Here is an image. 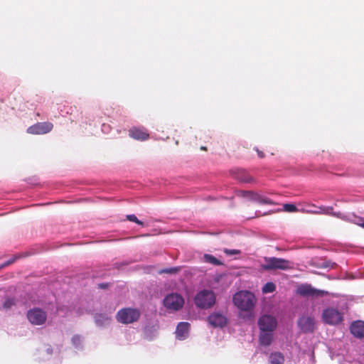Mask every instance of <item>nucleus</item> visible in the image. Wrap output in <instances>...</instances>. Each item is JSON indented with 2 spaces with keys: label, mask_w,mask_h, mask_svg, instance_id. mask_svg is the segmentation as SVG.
<instances>
[{
  "label": "nucleus",
  "mask_w": 364,
  "mask_h": 364,
  "mask_svg": "<svg viewBox=\"0 0 364 364\" xmlns=\"http://www.w3.org/2000/svg\"><path fill=\"white\" fill-rule=\"evenodd\" d=\"M234 304L242 311H250L255 304V297L248 291H240L233 296Z\"/></svg>",
  "instance_id": "f257e3e1"
},
{
  "label": "nucleus",
  "mask_w": 364,
  "mask_h": 364,
  "mask_svg": "<svg viewBox=\"0 0 364 364\" xmlns=\"http://www.w3.org/2000/svg\"><path fill=\"white\" fill-rule=\"evenodd\" d=\"M264 263L260 265L264 271L288 270L292 268V263L287 259L275 257H264Z\"/></svg>",
  "instance_id": "f03ea898"
},
{
  "label": "nucleus",
  "mask_w": 364,
  "mask_h": 364,
  "mask_svg": "<svg viewBox=\"0 0 364 364\" xmlns=\"http://www.w3.org/2000/svg\"><path fill=\"white\" fill-rule=\"evenodd\" d=\"M215 294L212 290L203 289L196 294L194 302L197 307L202 309L211 308L215 303Z\"/></svg>",
  "instance_id": "7ed1b4c3"
},
{
  "label": "nucleus",
  "mask_w": 364,
  "mask_h": 364,
  "mask_svg": "<svg viewBox=\"0 0 364 364\" xmlns=\"http://www.w3.org/2000/svg\"><path fill=\"white\" fill-rule=\"evenodd\" d=\"M139 310L134 308H123L116 315L117 321L121 323L129 324L137 321L140 317Z\"/></svg>",
  "instance_id": "20e7f679"
},
{
  "label": "nucleus",
  "mask_w": 364,
  "mask_h": 364,
  "mask_svg": "<svg viewBox=\"0 0 364 364\" xmlns=\"http://www.w3.org/2000/svg\"><path fill=\"white\" fill-rule=\"evenodd\" d=\"M296 293L302 296H311L316 298L329 294L327 291L316 289L309 284L299 285L296 289Z\"/></svg>",
  "instance_id": "39448f33"
},
{
  "label": "nucleus",
  "mask_w": 364,
  "mask_h": 364,
  "mask_svg": "<svg viewBox=\"0 0 364 364\" xmlns=\"http://www.w3.org/2000/svg\"><path fill=\"white\" fill-rule=\"evenodd\" d=\"M27 318L31 324L41 326L46 323L47 314L41 309L33 308L27 312Z\"/></svg>",
  "instance_id": "423d86ee"
},
{
  "label": "nucleus",
  "mask_w": 364,
  "mask_h": 364,
  "mask_svg": "<svg viewBox=\"0 0 364 364\" xmlns=\"http://www.w3.org/2000/svg\"><path fill=\"white\" fill-rule=\"evenodd\" d=\"M183 298L180 294L176 293L167 295L164 300V306L167 309L173 311H178L181 309L183 306Z\"/></svg>",
  "instance_id": "0eeeda50"
},
{
  "label": "nucleus",
  "mask_w": 364,
  "mask_h": 364,
  "mask_svg": "<svg viewBox=\"0 0 364 364\" xmlns=\"http://www.w3.org/2000/svg\"><path fill=\"white\" fill-rule=\"evenodd\" d=\"M325 323L331 325H336L343 321V315L337 309L328 308L325 309L322 314Z\"/></svg>",
  "instance_id": "6e6552de"
},
{
  "label": "nucleus",
  "mask_w": 364,
  "mask_h": 364,
  "mask_svg": "<svg viewBox=\"0 0 364 364\" xmlns=\"http://www.w3.org/2000/svg\"><path fill=\"white\" fill-rule=\"evenodd\" d=\"M257 323L260 331H274L277 326V319L270 315H262Z\"/></svg>",
  "instance_id": "1a4fd4ad"
},
{
  "label": "nucleus",
  "mask_w": 364,
  "mask_h": 364,
  "mask_svg": "<svg viewBox=\"0 0 364 364\" xmlns=\"http://www.w3.org/2000/svg\"><path fill=\"white\" fill-rule=\"evenodd\" d=\"M53 128L51 122H38L27 129V132L31 134H45L50 132Z\"/></svg>",
  "instance_id": "9d476101"
},
{
  "label": "nucleus",
  "mask_w": 364,
  "mask_h": 364,
  "mask_svg": "<svg viewBox=\"0 0 364 364\" xmlns=\"http://www.w3.org/2000/svg\"><path fill=\"white\" fill-rule=\"evenodd\" d=\"M208 321L214 328H223L226 325L228 319L222 313L214 312L208 316Z\"/></svg>",
  "instance_id": "9b49d317"
},
{
  "label": "nucleus",
  "mask_w": 364,
  "mask_h": 364,
  "mask_svg": "<svg viewBox=\"0 0 364 364\" xmlns=\"http://www.w3.org/2000/svg\"><path fill=\"white\" fill-rule=\"evenodd\" d=\"M298 325L304 333H312L315 329L314 319L309 316H302L298 321Z\"/></svg>",
  "instance_id": "f8f14e48"
},
{
  "label": "nucleus",
  "mask_w": 364,
  "mask_h": 364,
  "mask_svg": "<svg viewBox=\"0 0 364 364\" xmlns=\"http://www.w3.org/2000/svg\"><path fill=\"white\" fill-rule=\"evenodd\" d=\"M129 134L136 140L144 141L149 138V134L144 128L132 127L129 129Z\"/></svg>",
  "instance_id": "ddd939ff"
},
{
  "label": "nucleus",
  "mask_w": 364,
  "mask_h": 364,
  "mask_svg": "<svg viewBox=\"0 0 364 364\" xmlns=\"http://www.w3.org/2000/svg\"><path fill=\"white\" fill-rule=\"evenodd\" d=\"M350 333L358 338H364V321H355L350 326Z\"/></svg>",
  "instance_id": "4468645a"
},
{
  "label": "nucleus",
  "mask_w": 364,
  "mask_h": 364,
  "mask_svg": "<svg viewBox=\"0 0 364 364\" xmlns=\"http://www.w3.org/2000/svg\"><path fill=\"white\" fill-rule=\"evenodd\" d=\"M333 208L332 206H319L316 210L301 208L300 212L303 213L315 214V215H329L332 213Z\"/></svg>",
  "instance_id": "2eb2a0df"
},
{
  "label": "nucleus",
  "mask_w": 364,
  "mask_h": 364,
  "mask_svg": "<svg viewBox=\"0 0 364 364\" xmlns=\"http://www.w3.org/2000/svg\"><path fill=\"white\" fill-rule=\"evenodd\" d=\"M190 324L188 322H180L176 330V337L178 339H183L188 333Z\"/></svg>",
  "instance_id": "dca6fc26"
},
{
  "label": "nucleus",
  "mask_w": 364,
  "mask_h": 364,
  "mask_svg": "<svg viewBox=\"0 0 364 364\" xmlns=\"http://www.w3.org/2000/svg\"><path fill=\"white\" fill-rule=\"evenodd\" d=\"M273 331H261L259 334V343L264 346H269L271 345L273 340Z\"/></svg>",
  "instance_id": "f3484780"
},
{
  "label": "nucleus",
  "mask_w": 364,
  "mask_h": 364,
  "mask_svg": "<svg viewBox=\"0 0 364 364\" xmlns=\"http://www.w3.org/2000/svg\"><path fill=\"white\" fill-rule=\"evenodd\" d=\"M251 201L256 202L262 205L274 204L273 201L270 198L255 192L253 193Z\"/></svg>",
  "instance_id": "a211bd4d"
},
{
  "label": "nucleus",
  "mask_w": 364,
  "mask_h": 364,
  "mask_svg": "<svg viewBox=\"0 0 364 364\" xmlns=\"http://www.w3.org/2000/svg\"><path fill=\"white\" fill-rule=\"evenodd\" d=\"M269 364H284V357L280 352L272 353L269 358Z\"/></svg>",
  "instance_id": "6ab92c4d"
},
{
  "label": "nucleus",
  "mask_w": 364,
  "mask_h": 364,
  "mask_svg": "<svg viewBox=\"0 0 364 364\" xmlns=\"http://www.w3.org/2000/svg\"><path fill=\"white\" fill-rule=\"evenodd\" d=\"M235 178L244 183H251L253 181L252 177L243 170H238L235 173Z\"/></svg>",
  "instance_id": "aec40b11"
},
{
  "label": "nucleus",
  "mask_w": 364,
  "mask_h": 364,
  "mask_svg": "<svg viewBox=\"0 0 364 364\" xmlns=\"http://www.w3.org/2000/svg\"><path fill=\"white\" fill-rule=\"evenodd\" d=\"M110 321V318L103 314H98L95 316V323L99 326L107 325Z\"/></svg>",
  "instance_id": "412c9836"
},
{
  "label": "nucleus",
  "mask_w": 364,
  "mask_h": 364,
  "mask_svg": "<svg viewBox=\"0 0 364 364\" xmlns=\"http://www.w3.org/2000/svg\"><path fill=\"white\" fill-rule=\"evenodd\" d=\"M203 258H204V260L205 262H208V263H210V264H214L216 266L223 264V262L221 261L215 257H214L212 255L205 254L203 256Z\"/></svg>",
  "instance_id": "4be33fe9"
},
{
  "label": "nucleus",
  "mask_w": 364,
  "mask_h": 364,
  "mask_svg": "<svg viewBox=\"0 0 364 364\" xmlns=\"http://www.w3.org/2000/svg\"><path fill=\"white\" fill-rule=\"evenodd\" d=\"M276 290V285L273 282H267L262 287V293H272Z\"/></svg>",
  "instance_id": "5701e85b"
},
{
  "label": "nucleus",
  "mask_w": 364,
  "mask_h": 364,
  "mask_svg": "<svg viewBox=\"0 0 364 364\" xmlns=\"http://www.w3.org/2000/svg\"><path fill=\"white\" fill-rule=\"evenodd\" d=\"M253 193L254 192L250 191H239L237 193V196L251 200Z\"/></svg>",
  "instance_id": "b1692460"
},
{
  "label": "nucleus",
  "mask_w": 364,
  "mask_h": 364,
  "mask_svg": "<svg viewBox=\"0 0 364 364\" xmlns=\"http://www.w3.org/2000/svg\"><path fill=\"white\" fill-rule=\"evenodd\" d=\"M283 210L288 213H294L300 211V210H299L295 205L290 203L284 204Z\"/></svg>",
  "instance_id": "393cba45"
},
{
  "label": "nucleus",
  "mask_w": 364,
  "mask_h": 364,
  "mask_svg": "<svg viewBox=\"0 0 364 364\" xmlns=\"http://www.w3.org/2000/svg\"><path fill=\"white\" fill-rule=\"evenodd\" d=\"M180 267H172V268H167L164 269L160 271L161 273H166V274H176L180 271Z\"/></svg>",
  "instance_id": "a878e982"
},
{
  "label": "nucleus",
  "mask_w": 364,
  "mask_h": 364,
  "mask_svg": "<svg viewBox=\"0 0 364 364\" xmlns=\"http://www.w3.org/2000/svg\"><path fill=\"white\" fill-rule=\"evenodd\" d=\"M14 305H15V301H14V299H11V298H9L7 299L4 304H3V307L5 309H10L11 306H13Z\"/></svg>",
  "instance_id": "bb28decb"
},
{
  "label": "nucleus",
  "mask_w": 364,
  "mask_h": 364,
  "mask_svg": "<svg viewBox=\"0 0 364 364\" xmlns=\"http://www.w3.org/2000/svg\"><path fill=\"white\" fill-rule=\"evenodd\" d=\"M127 218L128 220L131 221V222H134L138 225H143L144 223L143 222H141V220H138V218H136V216L135 215H127Z\"/></svg>",
  "instance_id": "cd10ccee"
},
{
  "label": "nucleus",
  "mask_w": 364,
  "mask_h": 364,
  "mask_svg": "<svg viewBox=\"0 0 364 364\" xmlns=\"http://www.w3.org/2000/svg\"><path fill=\"white\" fill-rule=\"evenodd\" d=\"M223 252H224V253H225L227 255H229V256L235 255H240L241 253V251L240 250L224 249Z\"/></svg>",
  "instance_id": "c85d7f7f"
},
{
  "label": "nucleus",
  "mask_w": 364,
  "mask_h": 364,
  "mask_svg": "<svg viewBox=\"0 0 364 364\" xmlns=\"http://www.w3.org/2000/svg\"><path fill=\"white\" fill-rule=\"evenodd\" d=\"M329 215H332V216H334V217H336L338 218H340V219H342V220H346V215H344L341 212H333V210H332V213H330Z\"/></svg>",
  "instance_id": "c756f323"
},
{
  "label": "nucleus",
  "mask_w": 364,
  "mask_h": 364,
  "mask_svg": "<svg viewBox=\"0 0 364 364\" xmlns=\"http://www.w3.org/2000/svg\"><path fill=\"white\" fill-rule=\"evenodd\" d=\"M19 257L18 256H14L13 258H11V259L6 261L4 264L1 265V267H6L8 265H10L12 263H14Z\"/></svg>",
  "instance_id": "7c9ffc66"
},
{
  "label": "nucleus",
  "mask_w": 364,
  "mask_h": 364,
  "mask_svg": "<svg viewBox=\"0 0 364 364\" xmlns=\"http://www.w3.org/2000/svg\"><path fill=\"white\" fill-rule=\"evenodd\" d=\"M80 336L78 335H75L72 338V342L74 345H77L80 343Z\"/></svg>",
  "instance_id": "2f4dec72"
},
{
  "label": "nucleus",
  "mask_w": 364,
  "mask_h": 364,
  "mask_svg": "<svg viewBox=\"0 0 364 364\" xmlns=\"http://www.w3.org/2000/svg\"><path fill=\"white\" fill-rule=\"evenodd\" d=\"M303 208L316 210L317 206L313 203H306Z\"/></svg>",
  "instance_id": "473e14b6"
},
{
  "label": "nucleus",
  "mask_w": 364,
  "mask_h": 364,
  "mask_svg": "<svg viewBox=\"0 0 364 364\" xmlns=\"http://www.w3.org/2000/svg\"><path fill=\"white\" fill-rule=\"evenodd\" d=\"M255 150L257 151V155L259 158L262 159L264 157V154L263 151L259 150L257 148H255Z\"/></svg>",
  "instance_id": "72a5a7b5"
},
{
  "label": "nucleus",
  "mask_w": 364,
  "mask_h": 364,
  "mask_svg": "<svg viewBox=\"0 0 364 364\" xmlns=\"http://www.w3.org/2000/svg\"><path fill=\"white\" fill-rule=\"evenodd\" d=\"M99 287L102 289H105L107 287V284H100Z\"/></svg>",
  "instance_id": "f704fd0d"
},
{
  "label": "nucleus",
  "mask_w": 364,
  "mask_h": 364,
  "mask_svg": "<svg viewBox=\"0 0 364 364\" xmlns=\"http://www.w3.org/2000/svg\"><path fill=\"white\" fill-rule=\"evenodd\" d=\"M200 149L205 151V150H207V148L205 146H201Z\"/></svg>",
  "instance_id": "c9c22d12"
},
{
  "label": "nucleus",
  "mask_w": 364,
  "mask_h": 364,
  "mask_svg": "<svg viewBox=\"0 0 364 364\" xmlns=\"http://www.w3.org/2000/svg\"><path fill=\"white\" fill-rule=\"evenodd\" d=\"M360 225H361V227H363L364 228V223H362Z\"/></svg>",
  "instance_id": "e433bc0d"
}]
</instances>
